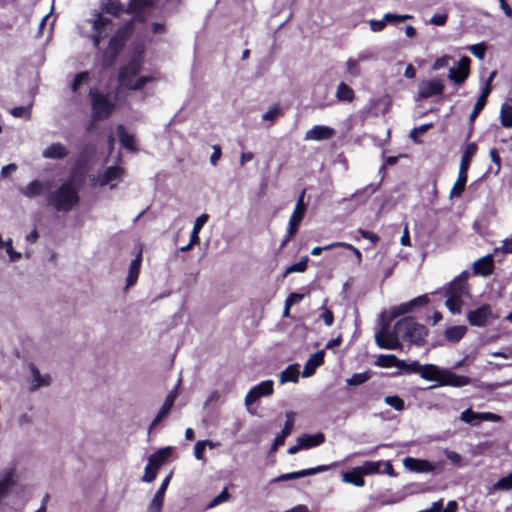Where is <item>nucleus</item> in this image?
Masks as SVG:
<instances>
[{
	"instance_id": "2f4dec72",
	"label": "nucleus",
	"mask_w": 512,
	"mask_h": 512,
	"mask_svg": "<svg viewBox=\"0 0 512 512\" xmlns=\"http://www.w3.org/2000/svg\"><path fill=\"white\" fill-rule=\"evenodd\" d=\"M335 97L340 102L351 103L355 98V93L345 82H340L337 86Z\"/></svg>"
},
{
	"instance_id": "4c0bfd02",
	"label": "nucleus",
	"mask_w": 512,
	"mask_h": 512,
	"mask_svg": "<svg viewBox=\"0 0 512 512\" xmlns=\"http://www.w3.org/2000/svg\"><path fill=\"white\" fill-rule=\"evenodd\" d=\"M493 491L512 490V471L505 477L500 478L491 488Z\"/></svg>"
},
{
	"instance_id": "c85d7f7f",
	"label": "nucleus",
	"mask_w": 512,
	"mask_h": 512,
	"mask_svg": "<svg viewBox=\"0 0 512 512\" xmlns=\"http://www.w3.org/2000/svg\"><path fill=\"white\" fill-rule=\"evenodd\" d=\"M172 449L171 447H165L159 449L155 453L151 454L148 458V463L151 464L157 470L159 467L167 460V458L171 455Z\"/></svg>"
},
{
	"instance_id": "9d476101",
	"label": "nucleus",
	"mask_w": 512,
	"mask_h": 512,
	"mask_svg": "<svg viewBox=\"0 0 512 512\" xmlns=\"http://www.w3.org/2000/svg\"><path fill=\"white\" fill-rule=\"evenodd\" d=\"M123 176L124 171L122 168L108 167L93 178V182L100 187L109 186L113 189L122 180Z\"/></svg>"
},
{
	"instance_id": "4d7b16f0",
	"label": "nucleus",
	"mask_w": 512,
	"mask_h": 512,
	"mask_svg": "<svg viewBox=\"0 0 512 512\" xmlns=\"http://www.w3.org/2000/svg\"><path fill=\"white\" fill-rule=\"evenodd\" d=\"M485 105H486V102L483 101V99L478 98V100L476 101L475 106L473 108V111L471 112V114L469 116V120L471 123L474 122V120L479 115V113L482 111V109L485 107Z\"/></svg>"
},
{
	"instance_id": "9b49d317",
	"label": "nucleus",
	"mask_w": 512,
	"mask_h": 512,
	"mask_svg": "<svg viewBox=\"0 0 512 512\" xmlns=\"http://www.w3.org/2000/svg\"><path fill=\"white\" fill-rule=\"evenodd\" d=\"M460 420L472 426H477L482 421L499 422L501 416L492 412H474L466 409L460 414Z\"/></svg>"
},
{
	"instance_id": "4468645a",
	"label": "nucleus",
	"mask_w": 512,
	"mask_h": 512,
	"mask_svg": "<svg viewBox=\"0 0 512 512\" xmlns=\"http://www.w3.org/2000/svg\"><path fill=\"white\" fill-rule=\"evenodd\" d=\"M429 301L427 295H421L409 302L399 304L397 306H393L389 309V316L391 319L399 317L401 315L412 312L416 307L423 306L427 304Z\"/></svg>"
},
{
	"instance_id": "423d86ee",
	"label": "nucleus",
	"mask_w": 512,
	"mask_h": 512,
	"mask_svg": "<svg viewBox=\"0 0 512 512\" xmlns=\"http://www.w3.org/2000/svg\"><path fill=\"white\" fill-rule=\"evenodd\" d=\"M476 152L477 145L475 143H469L466 146L461 157L458 178L450 191V198L460 197L462 192L464 191L467 181V170L469 167V163L476 154Z\"/></svg>"
},
{
	"instance_id": "72a5a7b5",
	"label": "nucleus",
	"mask_w": 512,
	"mask_h": 512,
	"mask_svg": "<svg viewBox=\"0 0 512 512\" xmlns=\"http://www.w3.org/2000/svg\"><path fill=\"white\" fill-rule=\"evenodd\" d=\"M367 59L365 55H359L357 58H349L345 63L346 73L351 77H358L361 73L360 62Z\"/></svg>"
},
{
	"instance_id": "0e129e2a",
	"label": "nucleus",
	"mask_w": 512,
	"mask_h": 512,
	"mask_svg": "<svg viewBox=\"0 0 512 512\" xmlns=\"http://www.w3.org/2000/svg\"><path fill=\"white\" fill-rule=\"evenodd\" d=\"M452 60L450 56H443L438 58L432 65L433 70H440L443 67L448 66L449 61Z\"/></svg>"
},
{
	"instance_id": "6e6552de",
	"label": "nucleus",
	"mask_w": 512,
	"mask_h": 512,
	"mask_svg": "<svg viewBox=\"0 0 512 512\" xmlns=\"http://www.w3.org/2000/svg\"><path fill=\"white\" fill-rule=\"evenodd\" d=\"M467 321L473 327L483 328L491 325L499 316L489 304H483L467 313Z\"/></svg>"
},
{
	"instance_id": "69168bd1",
	"label": "nucleus",
	"mask_w": 512,
	"mask_h": 512,
	"mask_svg": "<svg viewBox=\"0 0 512 512\" xmlns=\"http://www.w3.org/2000/svg\"><path fill=\"white\" fill-rule=\"evenodd\" d=\"M205 447H206V442H204V441L196 442V444L194 446V455H195L196 459H198V460L204 459L203 453H204Z\"/></svg>"
},
{
	"instance_id": "58836bf2",
	"label": "nucleus",
	"mask_w": 512,
	"mask_h": 512,
	"mask_svg": "<svg viewBox=\"0 0 512 512\" xmlns=\"http://www.w3.org/2000/svg\"><path fill=\"white\" fill-rule=\"evenodd\" d=\"M176 398H177L176 390H172L168 393V395L166 396V398L164 400V403L162 404V406L159 410L162 415L167 416L170 413V410L173 407Z\"/></svg>"
},
{
	"instance_id": "37998d69",
	"label": "nucleus",
	"mask_w": 512,
	"mask_h": 512,
	"mask_svg": "<svg viewBox=\"0 0 512 512\" xmlns=\"http://www.w3.org/2000/svg\"><path fill=\"white\" fill-rule=\"evenodd\" d=\"M381 465V461H366L360 466V469L363 474H374L380 472Z\"/></svg>"
},
{
	"instance_id": "7ed1b4c3",
	"label": "nucleus",
	"mask_w": 512,
	"mask_h": 512,
	"mask_svg": "<svg viewBox=\"0 0 512 512\" xmlns=\"http://www.w3.org/2000/svg\"><path fill=\"white\" fill-rule=\"evenodd\" d=\"M78 203L79 194L73 180L65 181L48 196V204L59 212H68L76 207Z\"/></svg>"
},
{
	"instance_id": "864d4df0",
	"label": "nucleus",
	"mask_w": 512,
	"mask_h": 512,
	"mask_svg": "<svg viewBox=\"0 0 512 512\" xmlns=\"http://www.w3.org/2000/svg\"><path fill=\"white\" fill-rule=\"evenodd\" d=\"M157 472L158 470L156 468H154L151 464L147 463L144 475L142 477V481L147 483L152 482L156 478Z\"/></svg>"
},
{
	"instance_id": "c756f323",
	"label": "nucleus",
	"mask_w": 512,
	"mask_h": 512,
	"mask_svg": "<svg viewBox=\"0 0 512 512\" xmlns=\"http://www.w3.org/2000/svg\"><path fill=\"white\" fill-rule=\"evenodd\" d=\"M124 34H115L113 38H111L109 42V46L106 50V56L109 57V61L107 65H110L116 56L117 52L121 49L124 44Z\"/></svg>"
},
{
	"instance_id": "c03bdc74",
	"label": "nucleus",
	"mask_w": 512,
	"mask_h": 512,
	"mask_svg": "<svg viewBox=\"0 0 512 512\" xmlns=\"http://www.w3.org/2000/svg\"><path fill=\"white\" fill-rule=\"evenodd\" d=\"M165 493L157 491L149 505L150 512H160L163 502H164Z\"/></svg>"
},
{
	"instance_id": "ea45409f",
	"label": "nucleus",
	"mask_w": 512,
	"mask_h": 512,
	"mask_svg": "<svg viewBox=\"0 0 512 512\" xmlns=\"http://www.w3.org/2000/svg\"><path fill=\"white\" fill-rule=\"evenodd\" d=\"M95 16H96V18L94 19V23H93V29L95 30V32H102L103 30L106 29L107 26L112 24L111 19L103 16L99 12H97L95 14Z\"/></svg>"
},
{
	"instance_id": "f704fd0d",
	"label": "nucleus",
	"mask_w": 512,
	"mask_h": 512,
	"mask_svg": "<svg viewBox=\"0 0 512 512\" xmlns=\"http://www.w3.org/2000/svg\"><path fill=\"white\" fill-rule=\"evenodd\" d=\"M299 371L296 365H289L284 371L281 372L279 380L281 384L286 382H298Z\"/></svg>"
},
{
	"instance_id": "774afa93",
	"label": "nucleus",
	"mask_w": 512,
	"mask_h": 512,
	"mask_svg": "<svg viewBox=\"0 0 512 512\" xmlns=\"http://www.w3.org/2000/svg\"><path fill=\"white\" fill-rule=\"evenodd\" d=\"M221 155H222V151H221L220 146L214 145L213 146V153L210 156V163H211L212 166H216L217 165V162L221 158Z\"/></svg>"
},
{
	"instance_id": "a18cd8bd",
	"label": "nucleus",
	"mask_w": 512,
	"mask_h": 512,
	"mask_svg": "<svg viewBox=\"0 0 512 512\" xmlns=\"http://www.w3.org/2000/svg\"><path fill=\"white\" fill-rule=\"evenodd\" d=\"M468 77V73L461 71L460 69L450 68L448 78L456 84H462L466 78Z\"/></svg>"
},
{
	"instance_id": "393cba45",
	"label": "nucleus",
	"mask_w": 512,
	"mask_h": 512,
	"mask_svg": "<svg viewBox=\"0 0 512 512\" xmlns=\"http://www.w3.org/2000/svg\"><path fill=\"white\" fill-rule=\"evenodd\" d=\"M100 7L103 12L114 17H120L125 11L124 5L120 0H101Z\"/></svg>"
},
{
	"instance_id": "a211bd4d",
	"label": "nucleus",
	"mask_w": 512,
	"mask_h": 512,
	"mask_svg": "<svg viewBox=\"0 0 512 512\" xmlns=\"http://www.w3.org/2000/svg\"><path fill=\"white\" fill-rule=\"evenodd\" d=\"M51 188L49 181L33 180L26 186L20 188V193L26 198L32 199L41 196L44 192Z\"/></svg>"
},
{
	"instance_id": "13d9d810",
	"label": "nucleus",
	"mask_w": 512,
	"mask_h": 512,
	"mask_svg": "<svg viewBox=\"0 0 512 512\" xmlns=\"http://www.w3.org/2000/svg\"><path fill=\"white\" fill-rule=\"evenodd\" d=\"M88 80V72H81L76 75L73 83H72V90L73 92H76L79 88V86L86 82Z\"/></svg>"
},
{
	"instance_id": "f03ea898",
	"label": "nucleus",
	"mask_w": 512,
	"mask_h": 512,
	"mask_svg": "<svg viewBox=\"0 0 512 512\" xmlns=\"http://www.w3.org/2000/svg\"><path fill=\"white\" fill-rule=\"evenodd\" d=\"M468 273L463 272L446 288L445 306L452 314H461L465 300L470 297L467 283Z\"/></svg>"
},
{
	"instance_id": "ddd939ff",
	"label": "nucleus",
	"mask_w": 512,
	"mask_h": 512,
	"mask_svg": "<svg viewBox=\"0 0 512 512\" xmlns=\"http://www.w3.org/2000/svg\"><path fill=\"white\" fill-rule=\"evenodd\" d=\"M304 197H305V191H302L297 200L294 211H293L292 215L290 216V219L288 222L287 229H289V236H295V234L297 233L298 227L306 213L307 206L304 202Z\"/></svg>"
},
{
	"instance_id": "603ef678",
	"label": "nucleus",
	"mask_w": 512,
	"mask_h": 512,
	"mask_svg": "<svg viewBox=\"0 0 512 512\" xmlns=\"http://www.w3.org/2000/svg\"><path fill=\"white\" fill-rule=\"evenodd\" d=\"M432 126H433V124L429 123V124H423L421 126L413 128L410 132V138L414 142H419L418 136L421 134H424L426 131H428L430 128H432Z\"/></svg>"
},
{
	"instance_id": "aec40b11",
	"label": "nucleus",
	"mask_w": 512,
	"mask_h": 512,
	"mask_svg": "<svg viewBox=\"0 0 512 512\" xmlns=\"http://www.w3.org/2000/svg\"><path fill=\"white\" fill-rule=\"evenodd\" d=\"M29 370L31 373V386L30 391H35L42 387H47L51 384L52 378L49 374H41L38 368L33 364H29Z\"/></svg>"
},
{
	"instance_id": "2eb2a0df",
	"label": "nucleus",
	"mask_w": 512,
	"mask_h": 512,
	"mask_svg": "<svg viewBox=\"0 0 512 512\" xmlns=\"http://www.w3.org/2000/svg\"><path fill=\"white\" fill-rule=\"evenodd\" d=\"M273 393V381L265 380L252 387L245 397V405L250 406L263 396H269Z\"/></svg>"
},
{
	"instance_id": "b1692460",
	"label": "nucleus",
	"mask_w": 512,
	"mask_h": 512,
	"mask_svg": "<svg viewBox=\"0 0 512 512\" xmlns=\"http://www.w3.org/2000/svg\"><path fill=\"white\" fill-rule=\"evenodd\" d=\"M325 352L318 351L310 356V358L305 363L304 369L302 371L303 377L311 376L317 367H319L324 362Z\"/></svg>"
},
{
	"instance_id": "0eeeda50",
	"label": "nucleus",
	"mask_w": 512,
	"mask_h": 512,
	"mask_svg": "<svg viewBox=\"0 0 512 512\" xmlns=\"http://www.w3.org/2000/svg\"><path fill=\"white\" fill-rule=\"evenodd\" d=\"M402 463L406 470L413 473L438 474L444 470V461L432 462L427 459L406 457Z\"/></svg>"
},
{
	"instance_id": "1a4fd4ad",
	"label": "nucleus",
	"mask_w": 512,
	"mask_h": 512,
	"mask_svg": "<svg viewBox=\"0 0 512 512\" xmlns=\"http://www.w3.org/2000/svg\"><path fill=\"white\" fill-rule=\"evenodd\" d=\"M90 96L93 119L102 120L109 117L114 110V103H112L106 95L96 90H91Z\"/></svg>"
},
{
	"instance_id": "de8ad7c7",
	"label": "nucleus",
	"mask_w": 512,
	"mask_h": 512,
	"mask_svg": "<svg viewBox=\"0 0 512 512\" xmlns=\"http://www.w3.org/2000/svg\"><path fill=\"white\" fill-rule=\"evenodd\" d=\"M370 378L368 372L356 373L346 380L349 386H358L365 383Z\"/></svg>"
},
{
	"instance_id": "e2e57ef3",
	"label": "nucleus",
	"mask_w": 512,
	"mask_h": 512,
	"mask_svg": "<svg viewBox=\"0 0 512 512\" xmlns=\"http://www.w3.org/2000/svg\"><path fill=\"white\" fill-rule=\"evenodd\" d=\"M358 232L363 238L369 240L372 244H376L380 240L379 236L371 231L359 229Z\"/></svg>"
},
{
	"instance_id": "052dcab7",
	"label": "nucleus",
	"mask_w": 512,
	"mask_h": 512,
	"mask_svg": "<svg viewBox=\"0 0 512 512\" xmlns=\"http://www.w3.org/2000/svg\"><path fill=\"white\" fill-rule=\"evenodd\" d=\"M338 247H344L346 249L351 250L354 253L355 257H356L357 263L358 264L361 263V261H362V253L360 252L359 249H357L353 245L345 243V242H338Z\"/></svg>"
},
{
	"instance_id": "dca6fc26",
	"label": "nucleus",
	"mask_w": 512,
	"mask_h": 512,
	"mask_svg": "<svg viewBox=\"0 0 512 512\" xmlns=\"http://www.w3.org/2000/svg\"><path fill=\"white\" fill-rule=\"evenodd\" d=\"M443 91L444 85L440 80H424L418 85V97L421 99L441 95Z\"/></svg>"
},
{
	"instance_id": "680f3d73",
	"label": "nucleus",
	"mask_w": 512,
	"mask_h": 512,
	"mask_svg": "<svg viewBox=\"0 0 512 512\" xmlns=\"http://www.w3.org/2000/svg\"><path fill=\"white\" fill-rule=\"evenodd\" d=\"M12 115L14 117H25V118H29L30 117V108L29 107H25V106H20V107H15L12 111H11Z\"/></svg>"
},
{
	"instance_id": "a878e982",
	"label": "nucleus",
	"mask_w": 512,
	"mask_h": 512,
	"mask_svg": "<svg viewBox=\"0 0 512 512\" xmlns=\"http://www.w3.org/2000/svg\"><path fill=\"white\" fill-rule=\"evenodd\" d=\"M325 436L323 433H317L314 435L304 434L297 438V442L301 443L303 449H309L316 447L324 443Z\"/></svg>"
},
{
	"instance_id": "39448f33",
	"label": "nucleus",
	"mask_w": 512,
	"mask_h": 512,
	"mask_svg": "<svg viewBox=\"0 0 512 512\" xmlns=\"http://www.w3.org/2000/svg\"><path fill=\"white\" fill-rule=\"evenodd\" d=\"M419 375L425 380L435 381L443 386L449 385L454 387H462L468 385L470 382L468 377L456 375L449 370L440 369L434 364L423 365Z\"/></svg>"
},
{
	"instance_id": "a19ab883",
	"label": "nucleus",
	"mask_w": 512,
	"mask_h": 512,
	"mask_svg": "<svg viewBox=\"0 0 512 512\" xmlns=\"http://www.w3.org/2000/svg\"><path fill=\"white\" fill-rule=\"evenodd\" d=\"M501 124L504 127L512 126V106L503 104L500 112Z\"/></svg>"
},
{
	"instance_id": "49530a36",
	"label": "nucleus",
	"mask_w": 512,
	"mask_h": 512,
	"mask_svg": "<svg viewBox=\"0 0 512 512\" xmlns=\"http://www.w3.org/2000/svg\"><path fill=\"white\" fill-rule=\"evenodd\" d=\"M2 249H5L8 257H9V260L11 262H16L18 260L21 259V253L20 252H17L13 249V246H12V239L9 238L7 239L6 241H4V245H3V248Z\"/></svg>"
},
{
	"instance_id": "3c124183",
	"label": "nucleus",
	"mask_w": 512,
	"mask_h": 512,
	"mask_svg": "<svg viewBox=\"0 0 512 512\" xmlns=\"http://www.w3.org/2000/svg\"><path fill=\"white\" fill-rule=\"evenodd\" d=\"M384 401L387 405L393 407L397 411H402L404 409V401L396 395L386 396Z\"/></svg>"
},
{
	"instance_id": "20e7f679",
	"label": "nucleus",
	"mask_w": 512,
	"mask_h": 512,
	"mask_svg": "<svg viewBox=\"0 0 512 512\" xmlns=\"http://www.w3.org/2000/svg\"><path fill=\"white\" fill-rule=\"evenodd\" d=\"M142 65L141 54L133 57L131 62L121 69L119 74V87L128 90H140L147 83L154 81L153 76H139Z\"/></svg>"
},
{
	"instance_id": "7c9ffc66",
	"label": "nucleus",
	"mask_w": 512,
	"mask_h": 512,
	"mask_svg": "<svg viewBox=\"0 0 512 512\" xmlns=\"http://www.w3.org/2000/svg\"><path fill=\"white\" fill-rule=\"evenodd\" d=\"M342 481L345 483L353 484L357 487H363L365 484L363 473L360 467L354 468L350 472H345L342 474Z\"/></svg>"
},
{
	"instance_id": "6e6d98bb",
	"label": "nucleus",
	"mask_w": 512,
	"mask_h": 512,
	"mask_svg": "<svg viewBox=\"0 0 512 512\" xmlns=\"http://www.w3.org/2000/svg\"><path fill=\"white\" fill-rule=\"evenodd\" d=\"M230 498V495L227 489H223L219 495H217L211 503L208 505V508H213L223 502H226Z\"/></svg>"
},
{
	"instance_id": "4be33fe9",
	"label": "nucleus",
	"mask_w": 512,
	"mask_h": 512,
	"mask_svg": "<svg viewBox=\"0 0 512 512\" xmlns=\"http://www.w3.org/2000/svg\"><path fill=\"white\" fill-rule=\"evenodd\" d=\"M494 261L493 256L488 254L484 257H481L473 264V271L475 274H479L482 276H488L493 272Z\"/></svg>"
},
{
	"instance_id": "c9c22d12",
	"label": "nucleus",
	"mask_w": 512,
	"mask_h": 512,
	"mask_svg": "<svg viewBox=\"0 0 512 512\" xmlns=\"http://www.w3.org/2000/svg\"><path fill=\"white\" fill-rule=\"evenodd\" d=\"M209 219L208 214H201L199 217L196 218L193 229L190 235V238L192 239V243H199V232L203 228V226L207 223Z\"/></svg>"
},
{
	"instance_id": "473e14b6",
	"label": "nucleus",
	"mask_w": 512,
	"mask_h": 512,
	"mask_svg": "<svg viewBox=\"0 0 512 512\" xmlns=\"http://www.w3.org/2000/svg\"><path fill=\"white\" fill-rule=\"evenodd\" d=\"M407 18H410V16H401V15H394V14H386L384 17V21H371L370 26L371 29L375 32L381 31L385 28L386 22H403Z\"/></svg>"
},
{
	"instance_id": "f257e3e1",
	"label": "nucleus",
	"mask_w": 512,
	"mask_h": 512,
	"mask_svg": "<svg viewBox=\"0 0 512 512\" xmlns=\"http://www.w3.org/2000/svg\"><path fill=\"white\" fill-rule=\"evenodd\" d=\"M428 336V329L412 317H404L396 322L390 331L387 324L375 334L376 344L382 349L401 348L400 339L422 346Z\"/></svg>"
},
{
	"instance_id": "412c9836",
	"label": "nucleus",
	"mask_w": 512,
	"mask_h": 512,
	"mask_svg": "<svg viewBox=\"0 0 512 512\" xmlns=\"http://www.w3.org/2000/svg\"><path fill=\"white\" fill-rule=\"evenodd\" d=\"M294 418L295 413L294 412H287L286 413V422L284 424L283 429L281 432L275 437L274 442L271 446V451L274 452L278 449L279 446H282L285 442V439L293 430L294 426Z\"/></svg>"
},
{
	"instance_id": "f8f14e48",
	"label": "nucleus",
	"mask_w": 512,
	"mask_h": 512,
	"mask_svg": "<svg viewBox=\"0 0 512 512\" xmlns=\"http://www.w3.org/2000/svg\"><path fill=\"white\" fill-rule=\"evenodd\" d=\"M17 481V471L14 465H9L0 471V501L16 486Z\"/></svg>"
},
{
	"instance_id": "5fc2aeb1",
	"label": "nucleus",
	"mask_w": 512,
	"mask_h": 512,
	"mask_svg": "<svg viewBox=\"0 0 512 512\" xmlns=\"http://www.w3.org/2000/svg\"><path fill=\"white\" fill-rule=\"evenodd\" d=\"M443 453L452 464L456 466H459L461 464L462 456L459 453L447 448L443 450Z\"/></svg>"
},
{
	"instance_id": "79ce46f5",
	"label": "nucleus",
	"mask_w": 512,
	"mask_h": 512,
	"mask_svg": "<svg viewBox=\"0 0 512 512\" xmlns=\"http://www.w3.org/2000/svg\"><path fill=\"white\" fill-rule=\"evenodd\" d=\"M308 257L307 256H303L299 262L297 263H294L292 265H290L289 267H287L285 273H284V277H286L288 274L290 273H294V272H304L307 268V263H308Z\"/></svg>"
},
{
	"instance_id": "09e8293b",
	"label": "nucleus",
	"mask_w": 512,
	"mask_h": 512,
	"mask_svg": "<svg viewBox=\"0 0 512 512\" xmlns=\"http://www.w3.org/2000/svg\"><path fill=\"white\" fill-rule=\"evenodd\" d=\"M281 113V108L278 104H274L262 115L263 121L273 122Z\"/></svg>"
},
{
	"instance_id": "8fccbe9b",
	"label": "nucleus",
	"mask_w": 512,
	"mask_h": 512,
	"mask_svg": "<svg viewBox=\"0 0 512 512\" xmlns=\"http://www.w3.org/2000/svg\"><path fill=\"white\" fill-rule=\"evenodd\" d=\"M398 362L394 355H379L376 360V365L380 367H392Z\"/></svg>"
},
{
	"instance_id": "338daca9",
	"label": "nucleus",
	"mask_w": 512,
	"mask_h": 512,
	"mask_svg": "<svg viewBox=\"0 0 512 512\" xmlns=\"http://www.w3.org/2000/svg\"><path fill=\"white\" fill-rule=\"evenodd\" d=\"M471 53L479 59H483L485 54V46L483 44H476L470 47Z\"/></svg>"
},
{
	"instance_id": "f3484780",
	"label": "nucleus",
	"mask_w": 512,
	"mask_h": 512,
	"mask_svg": "<svg viewBox=\"0 0 512 512\" xmlns=\"http://www.w3.org/2000/svg\"><path fill=\"white\" fill-rule=\"evenodd\" d=\"M334 128L325 125H314L305 132L304 139L306 141H323L329 140L335 135Z\"/></svg>"
},
{
	"instance_id": "e433bc0d",
	"label": "nucleus",
	"mask_w": 512,
	"mask_h": 512,
	"mask_svg": "<svg viewBox=\"0 0 512 512\" xmlns=\"http://www.w3.org/2000/svg\"><path fill=\"white\" fill-rule=\"evenodd\" d=\"M117 131H118V136H119L121 144L129 150H134L135 149L134 136L131 134H128L127 131L125 130L124 126H122V125L118 126Z\"/></svg>"
},
{
	"instance_id": "cd10ccee",
	"label": "nucleus",
	"mask_w": 512,
	"mask_h": 512,
	"mask_svg": "<svg viewBox=\"0 0 512 512\" xmlns=\"http://www.w3.org/2000/svg\"><path fill=\"white\" fill-rule=\"evenodd\" d=\"M67 149L61 143H53L47 147L42 156L47 159H62L67 155Z\"/></svg>"
},
{
	"instance_id": "bb28decb",
	"label": "nucleus",
	"mask_w": 512,
	"mask_h": 512,
	"mask_svg": "<svg viewBox=\"0 0 512 512\" xmlns=\"http://www.w3.org/2000/svg\"><path fill=\"white\" fill-rule=\"evenodd\" d=\"M467 330L465 325L451 326L444 331V337L451 343H457L465 336Z\"/></svg>"
},
{
	"instance_id": "5701e85b",
	"label": "nucleus",
	"mask_w": 512,
	"mask_h": 512,
	"mask_svg": "<svg viewBox=\"0 0 512 512\" xmlns=\"http://www.w3.org/2000/svg\"><path fill=\"white\" fill-rule=\"evenodd\" d=\"M142 262V251H139L134 260L131 261L126 279V289L132 287L137 282L140 266Z\"/></svg>"
},
{
	"instance_id": "bf43d9fd",
	"label": "nucleus",
	"mask_w": 512,
	"mask_h": 512,
	"mask_svg": "<svg viewBox=\"0 0 512 512\" xmlns=\"http://www.w3.org/2000/svg\"><path fill=\"white\" fill-rule=\"evenodd\" d=\"M320 318L324 321L327 326H331L334 322V316L331 310L326 307H322V313Z\"/></svg>"
},
{
	"instance_id": "6ab92c4d",
	"label": "nucleus",
	"mask_w": 512,
	"mask_h": 512,
	"mask_svg": "<svg viewBox=\"0 0 512 512\" xmlns=\"http://www.w3.org/2000/svg\"><path fill=\"white\" fill-rule=\"evenodd\" d=\"M330 469L329 465H319L314 468L304 469L296 472L286 473L282 474L279 477L275 478L273 482H279V481H286V480H292L297 479L305 476L315 475L321 472L328 471Z\"/></svg>"
}]
</instances>
